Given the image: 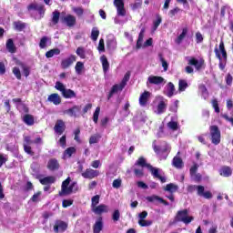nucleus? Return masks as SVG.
I'll use <instances>...</instances> for the list:
<instances>
[{
	"label": "nucleus",
	"mask_w": 233,
	"mask_h": 233,
	"mask_svg": "<svg viewBox=\"0 0 233 233\" xmlns=\"http://www.w3.org/2000/svg\"><path fill=\"white\" fill-rule=\"evenodd\" d=\"M215 54L219 60L220 70H225V66L227 65V50H225V44L223 41L219 44V49H218V47L215 48Z\"/></svg>",
	"instance_id": "1"
},
{
	"label": "nucleus",
	"mask_w": 233,
	"mask_h": 233,
	"mask_svg": "<svg viewBox=\"0 0 233 233\" xmlns=\"http://www.w3.org/2000/svg\"><path fill=\"white\" fill-rule=\"evenodd\" d=\"M70 177L63 181L60 196H70L74 190H77V183L73 182L70 184Z\"/></svg>",
	"instance_id": "2"
},
{
	"label": "nucleus",
	"mask_w": 233,
	"mask_h": 233,
	"mask_svg": "<svg viewBox=\"0 0 233 233\" xmlns=\"http://www.w3.org/2000/svg\"><path fill=\"white\" fill-rule=\"evenodd\" d=\"M188 190L189 192H192V190H197L198 196H200V198H204L205 199H212V193L210 191H205V187L203 186H189Z\"/></svg>",
	"instance_id": "3"
},
{
	"label": "nucleus",
	"mask_w": 233,
	"mask_h": 233,
	"mask_svg": "<svg viewBox=\"0 0 233 233\" xmlns=\"http://www.w3.org/2000/svg\"><path fill=\"white\" fill-rule=\"evenodd\" d=\"M176 221H181L185 225H188L194 221V217L188 216V210L183 209L177 212Z\"/></svg>",
	"instance_id": "4"
},
{
	"label": "nucleus",
	"mask_w": 233,
	"mask_h": 233,
	"mask_svg": "<svg viewBox=\"0 0 233 233\" xmlns=\"http://www.w3.org/2000/svg\"><path fill=\"white\" fill-rule=\"evenodd\" d=\"M209 130L213 145H219L221 143V132L218 126H211Z\"/></svg>",
	"instance_id": "5"
},
{
	"label": "nucleus",
	"mask_w": 233,
	"mask_h": 233,
	"mask_svg": "<svg viewBox=\"0 0 233 233\" xmlns=\"http://www.w3.org/2000/svg\"><path fill=\"white\" fill-rule=\"evenodd\" d=\"M114 5L116 8V15L120 17L127 15V10H125V0H114Z\"/></svg>",
	"instance_id": "6"
},
{
	"label": "nucleus",
	"mask_w": 233,
	"mask_h": 233,
	"mask_svg": "<svg viewBox=\"0 0 233 233\" xmlns=\"http://www.w3.org/2000/svg\"><path fill=\"white\" fill-rule=\"evenodd\" d=\"M77 61V57L75 55H70L69 56L62 59L61 61V68L66 70V68H70L74 63Z\"/></svg>",
	"instance_id": "7"
},
{
	"label": "nucleus",
	"mask_w": 233,
	"mask_h": 233,
	"mask_svg": "<svg viewBox=\"0 0 233 233\" xmlns=\"http://www.w3.org/2000/svg\"><path fill=\"white\" fill-rule=\"evenodd\" d=\"M152 96V93H150L149 91H144L138 99V103L140 105V106L145 107V106H148V103H150V97Z\"/></svg>",
	"instance_id": "8"
},
{
	"label": "nucleus",
	"mask_w": 233,
	"mask_h": 233,
	"mask_svg": "<svg viewBox=\"0 0 233 233\" xmlns=\"http://www.w3.org/2000/svg\"><path fill=\"white\" fill-rule=\"evenodd\" d=\"M92 212L98 216H101V214H106L110 212V208L107 205L101 204L96 208H92Z\"/></svg>",
	"instance_id": "9"
},
{
	"label": "nucleus",
	"mask_w": 233,
	"mask_h": 233,
	"mask_svg": "<svg viewBox=\"0 0 233 233\" xmlns=\"http://www.w3.org/2000/svg\"><path fill=\"white\" fill-rule=\"evenodd\" d=\"M62 23H64L65 25H66V26L69 27L76 26V18L72 15H67L62 18Z\"/></svg>",
	"instance_id": "10"
},
{
	"label": "nucleus",
	"mask_w": 233,
	"mask_h": 233,
	"mask_svg": "<svg viewBox=\"0 0 233 233\" xmlns=\"http://www.w3.org/2000/svg\"><path fill=\"white\" fill-rule=\"evenodd\" d=\"M99 176V171L94 170L92 168H87L85 172L82 173V177L85 179H94V177H97Z\"/></svg>",
	"instance_id": "11"
},
{
	"label": "nucleus",
	"mask_w": 233,
	"mask_h": 233,
	"mask_svg": "<svg viewBox=\"0 0 233 233\" xmlns=\"http://www.w3.org/2000/svg\"><path fill=\"white\" fill-rule=\"evenodd\" d=\"M79 112H81V107L79 106H74L73 107L65 110L64 114L70 117H77V113Z\"/></svg>",
	"instance_id": "12"
},
{
	"label": "nucleus",
	"mask_w": 233,
	"mask_h": 233,
	"mask_svg": "<svg viewBox=\"0 0 233 233\" xmlns=\"http://www.w3.org/2000/svg\"><path fill=\"white\" fill-rule=\"evenodd\" d=\"M103 218L99 217L96 218L94 226H93V233H101V230H103Z\"/></svg>",
	"instance_id": "13"
},
{
	"label": "nucleus",
	"mask_w": 233,
	"mask_h": 233,
	"mask_svg": "<svg viewBox=\"0 0 233 233\" xmlns=\"http://www.w3.org/2000/svg\"><path fill=\"white\" fill-rule=\"evenodd\" d=\"M204 63L205 61L203 59L198 60L194 57L188 59V65L195 66L198 70H201V66H203Z\"/></svg>",
	"instance_id": "14"
},
{
	"label": "nucleus",
	"mask_w": 233,
	"mask_h": 233,
	"mask_svg": "<svg viewBox=\"0 0 233 233\" xmlns=\"http://www.w3.org/2000/svg\"><path fill=\"white\" fill-rule=\"evenodd\" d=\"M161 85V83H165V78L161 76H150L147 78V85Z\"/></svg>",
	"instance_id": "15"
},
{
	"label": "nucleus",
	"mask_w": 233,
	"mask_h": 233,
	"mask_svg": "<svg viewBox=\"0 0 233 233\" xmlns=\"http://www.w3.org/2000/svg\"><path fill=\"white\" fill-rule=\"evenodd\" d=\"M47 101L49 103H53V105H61V96L57 93H54L48 96Z\"/></svg>",
	"instance_id": "16"
},
{
	"label": "nucleus",
	"mask_w": 233,
	"mask_h": 233,
	"mask_svg": "<svg viewBox=\"0 0 233 233\" xmlns=\"http://www.w3.org/2000/svg\"><path fill=\"white\" fill-rule=\"evenodd\" d=\"M164 94L166 96H167V97H172V96H174V94H176V86H174V84L172 82H169L166 86V90L164 91Z\"/></svg>",
	"instance_id": "17"
},
{
	"label": "nucleus",
	"mask_w": 233,
	"mask_h": 233,
	"mask_svg": "<svg viewBox=\"0 0 233 233\" xmlns=\"http://www.w3.org/2000/svg\"><path fill=\"white\" fill-rule=\"evenodd\" d=\"M167 100L162 98L157 106V110L155 111L156 114H164V112L167 110Z\"/></svg>",
	"instance_id": "18"
},
{
	"label": "nucleus",
	"mask_w": 233,
	"mask_h": 233,
	"mask_svg": "<svg viewBox=\"0 0 233 233\" xmlns=\"http://www.w3.org/2000/svg\"><path fill=\"white\" fill-rule=\"evenodd\" d=\"M68 225H66V223H65L64 221H58L56 223V225L54 226V231L55 232H65V230H66Z\"/></svg>",
	"instance_id": "19"
},
{
	"label": "nucleus",
	"mask_w": 233,
	"mask_h": 233,
	"mask_svg": "<svg viewBox=\"0 0 233 233\" xmlns=\"http://www.w3.org/2000/svg\"><path fill=\"white\" fill-rule=\"evenodd\" d=\"M147 200L149 201V203H162L163 205L168 206V203L165 201V199L159 198L158 196L153 195L150 197H147Z\"/></svg>",
	"instance_id": "20"
},
{
	"label": "nucleus",
	"mask_w": 233,
	"mask_h": 233,
	"mask_svg": "<svg viewBox=\"0 0 233 233\" xmlns=\"http://www.w3.org/2000/svg\"><path fill=\"white\" fill-rule=\"evenodd\" d=\"M55 132L56 134H59V136H61V134H63V132H65V122H63V120H58L56 125H55Z\"/></svg>",
	"instance_id": "21"
},
{
	"label": "nucleus",
	"mask_w": 233,
	"mask_h": 233,
	"mask_svg": "<svg viewBox=\"0 0 233 233\" xmlns=\"http://www.w3.org/2000/svg\"><path fill=\"white\" fill-rule=\"evenodd\" d=\"M187 34H188V28L184 27L182 29V33L175 40V43H177V45H181V43H183V39H185V37H187Z\"/></svg>",
	"instance_id": "22"
},
{
	"label": "nucleus",
	"mask_w": 233,
	"mask_h": 233,
	"mask_svg": "<svg viewBox=\"0 0 233 233\" xmlns=\"http://www.w3.org/2000/svg\"><path fill=\"white\" fill-rule=\"evenodd\" d=\"M147 168L151 172L154 177H159L161 176V169L154 167L151 165H147Z\"/></svg>",
	"instance_id": "23"
},
{
	"label": "nucleus",
	"mask_w": 233,
	"mask_h": 233,
	"mask_svg": "<svg viewBox=\"0 0 233 233\" xmlns=\"http://www.w3.org/2000/svg\"><path fill=\"white\" fill-rule=\"evenodd\" d=\"M106 46L109 50H116L117 46V42L116 41V38L114 36L108 37L106 41Z\"/></svg>",
	"instance_id": "24"
},
{
	"label": "nucleus",
	"mask_w": 233,
	"mask_h": 233,
	"mask_svg": "<svg viewBox=\"0 0 233 233\" xmlns=\"http://www.w3.org/2000/svg\"><path fill=\"white\" fill-rule=\"evenodd\" d=\"M47 168H49V170H57V168H59V162H57V159L51 158L48 161Z\"/></svg>",
	"instance_id": "25"
},
{
	"label": "nucleus",
	"mask_w": 233,
	"mask_h": 233,
	"mask_svg": "<svg viewBox=\"0 0 233 233\" xmlns=\"http://www.w3.org/2000/svg\"><path fill=\"white\" fill-rule=\"evenodd\" d=\"M63 97H65V99H72L74 97H76V92H74V90L72 89H65L64 92L62 93Z\"/></svg>",
	"instance_id": "26"
},
{
	"label": "nucleus",
	"mask_w": 233,
	"mask_h": 233,
	"mask_svg": "<svg viewBox=\"0 0 233 233\" xmlns=\"http://www.w3.org/2000/svg\"><path fill=\"white\" fill-rule=\"evenodd\" d=\"M219 173L223 177H230V176H232V168L229 167H224L220 169Z\"/></svg>",
	"instance_id": "27"
},
{
	"label": "nucleus",
	"mask_w": 233,
	"mask_h": 233,
	"mask_svg": "<svg viewBox=\"0 0 233 233\" xmlns=\"http://www.w3.org/2000/svg\"><path fill=\"white\" fill-rule=\"evenodd\" d=\"M72 154H76V147H71L65 150L63 154V159H69L72 157Z\"/></svg>",
	"instance_id": "28"
},
{
	"label": "nucleus",
	"mask_w": 233,
	"mask_h": 233,
	"mask_svg": "<svg viewBox=\"0 0 233 233\" xmlns=\"http://www.w3.org/2000/svg\"><path fill=\"white\" fill-rule=\"evenodd\" d=\"M101 63H102V66H103V70L105 73L108 72V68H110V64L108 63V59L106 58V56H102L100 57Z\"/></svg>",
	"instance_id": "29"
},
{
	"label": "nucleus",
	"mask_w": 233,
	"mask_h": 233,
	"mask_svg": "<svg viewBox=\"0 0 233 233\" xmlns=\"http://www.w3.org/2000/svg\"><path fill=\"white\" fill-rule=\"evenodd\" d=\"M61 54V50L59 48H54L46 53V57L50 59V57H54V56H59Z\"/></svg>",
	"instance_id": "30"
},
{
	"label": "nucleus",
	"mask_w": 233,
	"mask_h": 233,
	"mask_svg": "<svg viewBox=\"0 0 233 233\" xmlns=\"http://www.w3.org/2000/svg\"><path fill=\"white\" fill-rule=\"evenodd\" d=\"M172 165L175 168H183V160L179 157H175Z\"/></svg>",
	"instance_id": "31"
},
{
	"label": "nucleus",
	"mask_w": 233,
	"mask_h": 233,
	"mask_svg": "<svg viewBox=\"0 0 233 233\" xmlns=\"http://www.w3.org/2000/svg\"><path fill=\"white\" fill-rule=\"evenodd\" d=\"M56 182V177H46L40 179L41 185H52V183Z\"/></svg>",
	"instance_id": "32"
},
{
	"label": "nucleus",
	"mask_w": 233,
	"mask_h": 233,
	"mask_svg": "<svg viewBox=\"0 0 233 233\" xmlns=\"http://www.w3.org/2000/svg\"><path fill=\"white\" fill-rule=\"evenodd\" d=\"M76 54L80 59H86V51L85 50V47L79 46L76 48Z\"/></svg>",
	"instance_id": "33"
},
{
	"label": "nucleus",
	"mask_w": 233,
	"mask_h": 233,
	"mask_svg": "<svg viewBox=\"0 0 233 233\" xmlns=\"http://www.w3.org/2000/svg\"><path fill=\"white\" fill-rule=\"evenodd\" d=\"M16 65H19V66H21L23 74L25 77H28L30 76V68L28 66H25V64H23L22 62H16Z\"/></svg>",
	"instance_id": "34"
},
{
	"label": "nucleus",
	"mask_w": 233,
	"mask_h": 233,
	"mask_svg": "<svg viewBox=\"0 0 233 233\" xmlns=\"http://www.w3.org/2000/svg\"><path fill=\"white\" fill-rule=\"evenodd\" d=\"M6 49L11 54H14V52H15V46L14 45V40H12L11 38L8 39L6 42Z\"/></svg>",
	"instance_id": "35"
},
{
	"label": "nucleus",
	"mask_w": 233,
	"mask_h": 233,
	"mask_svg": "<svg viewBox=\"0 0 233 233\" xmlns=\"http://www.w3.org/2000/svg\"><path fill=\"white\" fill-rule=\"evenodd\" d=\"M72 12H74V14H76V15H77V17H81V15H83V14H85V9H83V7H81V6H73Z\"/></svg>",
	"instance_id": "36"
},
{
	"label": "nucleus",
	"mask_w": 233,
	"mask_h": 233,
	"mask_svg": "<svg viewBox=\"0 0 233 233\" xmlns=\"http://www.w3.org/2000/svg\"><path fill=\"white\" fill-rule=\"evenodd\" d=\"M144 37H145V29H141L139 35H138L137 42V48H141V46L143 45Z\"/></svg>",
	"instance_id": "37"
},
{
	"label": "nucleus",
	"mask_w": 233,
	"mask_h": 233,
	"mask_svg": "<svg viewBox=\"0 0 233 233\" xmlns=\"http://www.w3.org/2000/svg\"><path fill=\"white\" fill-rule=\"evenodd\" d=\"M188 88V83L186 82V80H179L178 81V91L179 92H185Z\"/></svg>",
	"instance_id": "38"
},
{
	"label": "nucleus",
	"mask_w": 233,
	"mask_h": 233,
	"mask_svg": "<svg viewBox=\"0 0 233 233\" xmlns=\"http://www.w3.org/2000/svg\"><path fill=\"white\" fill-rule=\"evenodd\" d=\"M84 68H85V64H83V62H77L76 66H75L76 73L78 76H81V74L83 73Z\"/></svg>",
	"instance_id": "39"
},
{
	"label": "nucleus",
	"mask_w": 233,
	"mask_h": 233,
	"mask_svg": "<svg viewBox=\"0 0 233 233\" xmlns=\"http://www.w3.org/2000/svg\"><path fill=\"white\" fill-rule=\"evenodd\" d=\"M97 37H99V29L97 27H93L91 31L92 41H97Z\"/></svg>",
	"instance_id": "40"
},
{
	"label": "nucleus",
	"mask_w": 233,
	"mask_h": 233,
	"mask_svg": "<svg viewBox=\"0 0 233 233\" xmlns=\"http://www.w3.org/2000/svg\"><path fill=\"white\" fill-rule=\"evenodd\" d=\"M23 120H24V123H25V125H29V126L34 125V116H32L31 115L24 116Z\"/></svg>",
	"instance_id": "41"
},
{
	"label": "nucleus",
	"mask_w": 233,
	"mask_h": 233,
	"mask_svg": "<svg viewBox=\"0 0 233 233\" xmlns=\"http://www.w3.org/2000/svg\"><path fill=\"white\" fill-rule=\"evenodd\" d=\"M198 89H199V92H201L204 99H207V97H208V90H207V86H205V85H200Z\"/></svg>",
	"instance_id": "42"
},
{
	"label": "nucleus",
	"mask_w": 233,
	"mask_h": 233,
	"mask_svg": "<svg viewBox=\"0 0 233 233\" xmlns=\"http://www.w3.org/2000/svg\"><path fill=\"white\" fill-rule=\"evenodd\" d=\"M165 190H167V192H171L174 193L177 190V186H176L175 184H167L165 187Z\"/></svg>",
	"instance_id": "43"
},
{
	"label": "nucleus",
	"mask_w": 233,
	"mask_h": 233,
	"mask_svg": "<svg viewBox=\"0 0 233 233\" xmlns=\"http://www.w3.org/2000/svg\"><path fill=\"white\" fill-rule=\"evenodd\" d=\"M125 88V86H123V84L120 83L119 85H115L113 86L112 89H111V94H116L121 90H123Z\"/></svg>",
	"instance_id": "44"
},
{
	"label": "nucleus",
	"mask_w": 233,
	"mask_h": 233,
	"mask_svg": "<svg viewBox=\"0 0 233 233\" xmlns=\"http://www.w3.org/2000/svg\"><path fill=\"white\" fill-rule=\"evenodd\" d=\"M101 112V108L97 106L93 114V121L94 123H97L99 120V113Z\"/></svg>",
	"instance_id": "45"
},
{
	"label": "nucleus",
	"mask_w": 233,
	"mask_h": 233,
	"mask_svg": "<svg viewBox=\"0 0 233 233\" xmlns=\"http://www.w3.org/2000/svg\"><path fill=\"white\" fill-rule=\"evenodd\" d=\"M92 204L91 207L92 208H96L97 205H99V196L96 195L91 198Z\"/></svg>",
	"instance_id": "46"
},
{
	"label": "nucleus",
	"mask_w": 233,
	"mask_h": 233,
	"mask_svg": "<svg viewBox=\"0 0 233 233\" xmlns=\"http://www.w3.org/2000/svg\"><path fill=\"white\" fill-rule=\"evenodd\" d=\"M211 105H212V107L214 108L215 112L217 114H219L220 110H219V103L218 102V99H213L211 101Z\"/></svg>",
	"instance_id": "47"
},
{
	"label": "nucleus",
	"mask_w": 233,
	"mask_h": 233,
	"mask_svg": "<svg viewBox=\"0 0 233 233\" xmlns=\"http://www.w3.org/2000/svg\"><path fill=\"white\" fill-rule=\"evenodd\" d=\"M55 88L56 90H59V92H61V94H63L65 92V90L66 89V87L61 82H56V86H55Z\"/></svg>",
	"instance_id": "48"
},
{
	"label": "nucleus",
	"mask_w": 233,
	"mask_h": 233,
	"mask_svg": "<svg viewBox=\"0 0 233 233\" xmlns=\"http://www.w3.org/2000/svg\"><path fill=\"white\" fill-rule=\"evenodd\" d=\"M59 11L53 12L52 22L54 23V25H57V23H59Z\"/></svg>",
	"instance_id": "49"
},
{
	"label": "nucleus",
	"mask_w": 233,
	"mask_h": 233,
	"mask_svg": "<svg viewBox=\"0 0 233 233\" xmlns=\"http://www.w3.org/2000/svg\"><path fill=\"white\" fill-rule=\"evenodd\" d=\"M13 74L16 77V79L21 80V69H19V67H13Z\"/></svg>",
	"instance_id": "50"
},
{
	"label": "nucleus",
	"mask_w": 233,
	"mask_h": 233,
	"mask_svg": "<svg viewBox=\"0 0 233 233\" xmlns=\"http://www.w3.org/2000/svg\"><path fill=\"white\" fill-rule=\"evenodd\" d=\"M99 139H101V136H99V135H93L89 138V143H90V145H95V143H97L99 141Z\"/></svg>",
	"instance_id": "51"
},
{
	"label": "nucleus",
	"mask_w": 233,
	"mask_h": 233,
	"mask_svg": "<svg viewBox=\"0 0 233 233\" xmlns=\"http://www.w3.org/2000/svg\"><path fill=\"white\" fill-rule=\"evenodd\" d=\"M138 225H140V227H150V225H152V220L139 219Z\"/></svg>",
	"instance_id": "52"
},
{
	"label": "nucleus",
	"mask_w": 233,
	"mask_h": 233,
	"mask_svg": "<svg viewBox=\"0 0 233 233\" xmlns=\"http://www.w3.org/2000/svg\"><path fill=\"white\" fill-rule=\"evenodd\" d=\"M31 201H33L34 203L41 201V191H38L37 193L34 194L31 198Z\"/></svg>",
	"instance_id": "53"
},
{
	"label": "nucleus",
	"mask_w": 233,
	"mask_h": 233,
	"mask_svg": "<svg viewBox=\"0 0 233 233\" xmlns=\"http://www.w3.org/2000/svg\"><path fill=\"white\" fill-rule=\"evenodd\" d=\"M161 25V17H157L156 21L153 23V28L152 32H156L157 30L158 26Z\"/></svg>",
	"instance_id": "54"
},
{
	"label": "nucleus",
	"mask_w": 233,
	"mask_h": 233,
	"mask_svg": "<svg viewBox=\"0 0 233 233\" xmlns=\"http://www.w3.org/2000/svg\"><path fill=\"white\" fill-rule=\"evenodd\" d=\"M143 5V0H137V2L133 5H131L132 10H137L141 8V5Z\"/></svg>",
	"instance_id": "55"
},
{
	"label": "nucleus",
	"mask_w": 233,
	"mask_h": 233,
	"mask_svg": "<svg viewBox=\"0 0 233 233\" xmlns=\"http://www.w3.org/2000/svg\"><path fill=\"white\" fill-rule=\"evenodd\" d=\"M14 25L15 30H18V32H21V30L25 29V24H23V22H15Z\"/></svg>",
	"instance_id": "56"
},
{
	"label": "nucleus",
	"mask_w": 233,
	"mask_h": 233,
	"mask_svg": "<svg viewBox=\"0 0 233 233\" xmlns=\"http://www.w3.org/2000/svg\"><path fill=\"white\" fill-rule=\"evenodd\" d=\"M119 218H121V213L116 209L112 214V219L113 221H119Z\"/></svg>",
	"instance_id": "57"
},
{
	"label": "nucleus",
	"mask_w": 233,
	"mask_h": 233,
	"mask_svg": "<svg viewBox=\"0 0 233 233\" xmlns=\"http://www.w3.org/2000/svg\"><path fill=\"white\" fill-rule=\"evenodd\" d=\"M39 5H37L36 3H33V4H30L27 6V9H28L29 12H33V11L37 12V9H38Z\"/></svg>",
	"instance_id": "58"
},
{
	"label": "nucleus",
	"mask_w": 233,
	"mask_h": 233,
	"mask_svg": "<svg viewBox=\"0 0 233 233\" xmlns=\"http://www.w3.org/2000/svg\"><path fill=\"white\" fill-rule=\"evenodd\" d=\"M46 43H48V38L46 36L42 37L39 43L40 48H46Z\"/></svg>",
	"instance_id": "59"
},
{
	"label": "nucleus",
	"mask_w": 233,
	"mask_h": 233,
	"mask_svg": "<svg viewBox=\"0 0 233 233\" xmlns=\"http://www.w3.org/2000/svg\"><path fill=\"white\" fill-rule=\"evenodd\" d=\"M167 128H169L170 130H176L177 128V122H176V121L168 122Z\"/></svg>",
	"instance_id": "60"
},
{
	"label": "nucleus",
	"mask_w": 233,
	"mask_h": 233,
	"mask_svg": "<svg viewBox=\"0 0 233 233\" xmlns=\"http://www.w3.org/2000/svg\"><path fill=\"white\" fill-rule=\"evenodd\" d=\"M136 165H139V167H142L143 168V167H147V165H150V164H147V161L143 157H139L136 162Z\"/></svg>",
	"instance_id": "61"
},
{
	"label": "nucleus",
	"mask_w": 233,
	"mask_h": 233,
	"mask_svg": "<svg viewBox=\"0 0 233 233\" xmlns=\"http://www.w3.org/2000/svg\"><path fill=\"white\" fill-rule=\"evenodd\" d=\"M128 79H130V73H126L121 82L122 86H127V82L128 81Z\"/></svg>",
	"instance_id": "62"
},
{
	"label": "nucleus",
	"mask_w": 233,
	"mask_h": 233,
	"mask_svg": "<svg viewBox=\"0 0 233 233\" xmlns=\"http://www.w3.org/2000/svg\"><path fill=\"white\" fill-rule=\"evenodd\" d=\"M113 188H119L121 187V179L117 178L113 181L112 184Z\"/></svg>",
	"instance_id": "63"
},
{
	"label": "nucleus",
	"mask_w": 233,
	"mask_h": 233,
	"mask_svg": "<svg viewBox=\"0 0 233 233\" xmlns=\"http://www.w3.org/2000/svg\"><path fill=\"white\" fill-rule=\"evenodd\" d=\"M143 167L135 169V176H137V177H143Z\"/></svg>",
	"instance_id": "64"
}]
</instances>
